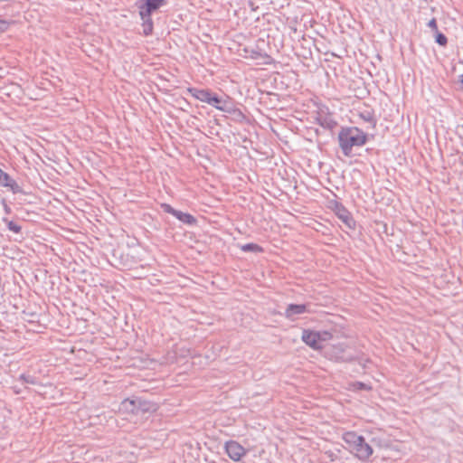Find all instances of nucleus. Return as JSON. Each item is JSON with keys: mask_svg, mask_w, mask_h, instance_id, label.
<instances>
[{"mask_svg": "<svg viewBox=\"0 0 463 463\" xmlns=\"http://www.w3.org/2000/svg\"><path fill=\"white\" fill-rule=\"evenodd\" d=\"M342 439L348 445L349 451L362 462H367L373 453L372 446L354 431L345 432Z\"/></svg>", "mask_w": 463, "mask_h": 463, "instance_id": "obj_1", "label": "nucleus"}, {"mask_svg": "<svg viewBox=\"0 0 463 463\" xmlns=\"http://www.w3.org/2000/svg\"><path fill=\"white\" fill-rule=\"evenodd\" d=\"M366 134L358 128H344L338 133L339 146L345 156H350L353 147L366 143Z\"/></svg>", "mask_w": 463, "mask_h": 463, "instance_id": "obj_2", "label": "nucleus"}, {"mask_svg": "<svg viewBox=\"0 0 463 463\" xmlns=\"http://www.w3.org/2000/svg\"><path fill=\"white\" fill-rule=\"evenodd\" d=\"M332 335L327 331L315 332L304 330L302 333V340L305 344L313 349L324 348L323 343L329 340Z\"/></svg>", "mask_w": 463, "mask_h": 463, "instance_id": "obj_3", "label": "nucleus"}, {"mask_svg": "<svg viewBox=\"0 0 463 463\" xmlns=\"http://www.w3.org/2000/svg\"><path fill=\"white\" fill-rule=\"evenodd\" d=\"M326 354L337 362H349L354 358L352 354L346 353V346L343 344L329 346Z\"/></svg>", "mask_w": 463, "mask_h": 463, "instance_id": "obj_4", "label": "nucleus"}, {"mask_svg": "<svg viewBox=\"0 0 463 463\" xmlns=\"http://www.w3.org/2000/svg\"><path fill=\"white\" fill-rule=\"evenodd\" d=\"M165 4V0H143V3L139 5V15L151 17L153 12L158 10Z\"/></svg>", "mask_w": 463, "mask_h": 463, "instance_id": "obj_5", "label": "nucleus"}, {"mask_svg": "<svg viewBox=\"0 0 463 463\" xmlns=\"http://www.w3.org/2000/svg\"><path fill=\"white\" fill-rule=\"evenodd\" d=\"M225 450L228 456L234 461H239L246 454V449L234 440L225 443Z\"/></svg>", "mask_w": 463, "mask_h": 463, "instance_id": "obj_6", "label": "nucleus"}, {"mask_svg": "<svg viewBox=\"0 0 463 463\" xmlns=\"http://www.w3.org/2000/svg\"><path fill=\"white\" fill-rule=\"evenodd\" d=\"M317 120L321 127L327 129H333L337 125L333 115L324 109L317 113Z\"/></svg>", "mask_w": 463, "mask_h": 463, "instance_id": "obj_7", "label": "nucleus"}, {"mask_svg": "<svg viewBox=\"0 0 463 463\" xmlns=\"http://www.w3.org/2000/svg\"><path fill=\"white\" fill-rule=\"evenodd\" d=\"M307 306L304 304H290L288 306L285 315L288 318L295 319L296 316L305 313Z\"/></svg>", "mask_w": 463, "mask_h": 463, "instance_id": "obj_8", "label": "nucleus"}, {"mask_svg": "<svg viewBox=\"0 0 463 463\" xmlns=\"http://www.w3.org/2000/svg\"><path fill=\"white\" fill-rule=\"evenodd\" d=\"M157 404L145 401L142 399H137V415L138 414H144L146 412H155L157 410Z\"/></svg>", "mask_w": 463, "mask_h": 463, "instance_id": "obj_9", "label": "nucleus"}, {"mask_svg": "<svg viewBox=\"0 0 463 463\" xmlns=\"http://www.w3.org/2000/svg\"><path fill=\"white\" fill-rule=\"evenodd\" d=\"M188 91L191 93V95L199 99L200 101L208 103L210 101V95L211 91L208 90H199L196 88H190L188 89Z\"/></svg>", "mask_w": 463, "mask_h": 463, "instance_id": "obj_10", "label": "nucleus"}, {"mask_svg": "<svg viewBox=\"0 0 463 463\" xmlns=\"http://www.w3.org/2000/svg\"><path fill=\"white\" fill-rule=\"evenodd\" d=\"M119 410L125 412H130L137 415V399H126L119 407Z\"/></svg>", "mask_w": 463, "mask_h": 463, "instance_id": "obj_11", "label": "nucleus"}, {"mask_svg": "<svg viewBox=\"0 0 463 463\" xmlns=\"http://www.w3.org/2000/svg\"><path fill=\"white\" fill-rule=\"evenodd\" d=\"M208 104L213 106L215 109L221 111H229L228 108L226 107V103L222 102L221 99L215 95H213L212 93L210 95V101H208Z\"/></svg>", "mask_w": 463, "mask_h": 463, "instance_id": "obj_12", "label": "nucleus"}, {"mask_svg": "<svg viewBox=\"0 0 463 463\" xmlns=\"http://www.w3.org/2000/svg\"><path fill=\"white\" fill-rule=\"evenodd\" d=\"M142 20V29L145 35H149L153 31V21L150 16H140Z\"/></svg>", "mask_w": 463, "mask_h": 463, "instance_id": "obj_13", "label": "nucleus"}, {"mask_svg": "<svg viewBox=\"0 0 463 463\" xmlns=\"http://www.w3.org/2000/svg\"><path fill=\"white\" fill-rule=\"evenodd\" d=\"M175 217H176L179 221L186 224H194L196 222L195 218L193 215L183 213L181 211H177Z\"/></svg>", "mask_w": 463, "mask_h": 463, "instance_id": "obj_14", "label": "nucleus"}, {"mask_svg": "<svg viewBox=\"0 0 463 463\" xmlns=\"http://www.w3.org/2000/svg\"><path fill=\"white\" fill-rule=\"evenodd\" d=\"M360 118L364 119L365 122L372 124L373 127L375 126V120L373 119V115L369 110H364L359 114Z\"/></svg>", "mask_w": 463, "mask_h": 463, "instance_id": "obj_15", "label": "nucleus"}, {"mask_svg": "<svg viewBox=\"0 0 463 463\" xmlns=\"http://www.w3.org/2000/svg\"><path fill=\"white\" fill-rule=\"evenodd\" d=\"M241 250L243 251H254V252H260L262 251V249L260 246L255 243H248L241 246Z\"/></svg>", "mask_w": 463, "mask_h": 463, "instance_id": "obj_16", "label": "nucleus"}, {"mask_svg": "<svg viewBox=\"0 0 463 463\" xmlns=\"http://www.w3.org/2000/svg\"><path fill=\"white\" fill-rule=\"evenodd\" d=\"M5 187L10 188L14 194L22 193L21 186L13 178L10 180V182H8V184Z\"/></svg>", "mask_w": 463, "mask_h": 463, "instance_id": "obj_17", "label": "nucleus"}, {"mask_svg": "<svg viewBox=\"0 0 463 463\" xmlns=\"http://www.w3.org/2000/svg\"><path fill=\"white\" fill-rule=\"evenodd\" d=\"M11 179L12 177L0 168V185L5 187Z\"/></svg>", "mask_w": 463, "mask_h": 463, "instance_id": "obj_18", "label": "nucleus"}, {"mask_svg": "<svg viewBox=\"0 0 463 463\" xmlns=\"http://www.w3.org/2000/svg\"><path fill=\"white\" fill-rule=\"evenodd\" d=\"M436 43L441 46H445L448 43L447 37L438 31L436 32Z\"/></svg>", "mask_w": 463, "mask_h": 463, "instance_id": "obj_19", "label": "nucleus"}, {"mask_svg": "<svg viewBox=\"0 0 463 463\" xmlns=\"http://www.w3.org/2000/svg\"><path fill=\"white\" fill-rule=\"evenodd\" d=\"M7 227L10 231L15 232V233H18L21 232V226L17 223V222H14L13 221H9L7 222Z\"/></svg>", "mask_w": 463, "mask_h": 463, "instance_id": "obj_20", "label": "nucleus"}, {"mask_svg": "<svg viewBox=\"0 0 463 463\" xmlns=\"http://www.w3.org/2000/svg\"><path fill=\"white\" fill-rule=\"evenodd\" d=\"M162 208H163L164 212L168 213L174 216L175 215V213L177 212V210L174 209L171 205L166 204V203L162 204Z\"/></svg>", "mask_w": 463, "mask_h": 463, "instance_id": "obj_21", "label": "nucleus"}, {"mask_svg": "<svg viewBox=\"0 0 463 463\" xmlns=\"http://www.w3.org/2000/svg\"><path fill=\"white\" fill-rule=\"evenodd\" d=\"M9 22L5 20H0V33L5 32L9 27Z\"/></svg>", "mask_w": 463, "mask_h": 463, "instance_id": "obj_22", "label": "nucleus"}, {"mask_svg": "<svg viewBox=\"0 0 463 463\" xmlns=\"http://www.w3.org/2000/svg\"><path fill=\"white\" fill-rule=\"evenodd\" d=\"M340 218L348 225L350 226V222H352V218L348 215L346 212H345L343 214L340 215Z\"/></svg>", "mask_w": 463, "mask_h": 463, "instance_id": "obj_23", "label": "nucleus"}, {"mask_svg": "<svg viewBox=\"0 0 463 463\" xmlns=\"http://www.w3.org/2000/svg\"><path fill=\"white\" fill-rule=\"evenodd\" d=\"M428 26H429L431 30H433V31H435V32H437V31H438V25H437V22H436V19H435V18L431 19V20L428 23Z\"/></svg>", "mask_w": 463, "mask_h": 463, "instance_id": "obj_24", "label": "nucleus"}, {"mask_svg": "<svg viewBox=\"0 0 463 463\" xmlns=\"http://www.w3.org/2000/svg\"><path fill=\"white\" fill-rule=\"evenodd\" d=\"M21 377H22V378L24 380V382H26V383H32V384H34V383H35L34 377H33V376H30V375H28V376L22 375Z\"/></svg>", "mask_w": 463, "mask_h": 463, "instance_id": "obj_25", "label": "nucleus"}, {"mask_svg": "<svg viewBox=\"0 0 463 463\" xmlns=\"http://www.w3.org/2000/svg\"><path fill=\"white\" fill-rule=\"evenodd\" d=\"M326 455L328 456V458H330L331 461L335 460V454L332 451L326 452Z\"/></svg>", "mask_w": 463, "mask_h": 463, "instance_id": "obj_26", "label": "nucleus"}, {"mask_svg": "<svg viewBox=\"0 0 463 463\" xmlns=\"http://www.w3.org/2000/svg\"><path fill=\"white\" fill-rule=\"evenodd\" d=\"M459 84H460L461 89L463 90V74H461L459 76Z\"/></svg>", "mask_w": 463, "mask_h": 463, "instance_id": "obj_27", "label": "nucleus"}, {"mask_svg": "<svg viewBox=\"0 0 463 463\" xmlns=\"http://www.w3.org/2000/svg\"><path fill=\"white\" fill-rule=\"evenodd\" d=\"M357 384L359 385V388H361V389H362V388H363V389H365V388H366L365 384H364V383H358Z\"/></svg>", "mask_w": 463, "mask_h": 463, "instance_id": "obj_28", "label": "nucleus"}]
</instances>
